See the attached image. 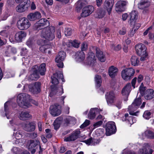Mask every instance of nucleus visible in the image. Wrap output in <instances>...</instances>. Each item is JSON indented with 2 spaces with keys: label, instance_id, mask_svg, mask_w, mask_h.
I'll return each instance as SVG.
<instances>
[{
  "label": "nucleus",
  "instance_id": "nucleus-1",
  "mask_svg": "<svg viewBox=\"0 0 154 154\" xmlns=\"http://www.w3.org/2000/svg\"><path fill=\"white\" fill-rule=\"evenodd\" d=\"M51 78L52 85L51 86V91L49 94L50 96L52 97L56 94L57 96L61 95L63 93L62 86H59L57 85L59 83L58 79H61L63 82H65L62 73L60 72L54 73Z\"/></svg>",
  "mask_w": 154,
  "mask_h": 154
},
{
  "label": "nucleus",
  "instance_id": "nucleus-2",
  "mask_svg": "<svg viewBox=\"0 0 154 154\" xmlns=\"http://www.w3.org/2000/svg\"><path fill=\"white\" fill-rule=\"evenodd\" d=\"M55 27L52 26L46 27L41 31V36L45 39L52 40L55 38Z\"/></svg>",
  "mask_w": 154,
  "mask_h": 154
},
{
  "label": "nucleus",
  "instance_id": "nucleus-3",
  "mask_svg": "<svg viewBox=\"0 0 154 154\" xmlns=\"http://www.w3.org/2000/svg\"><path fill=\"white\" fill-rule=\"evenodd\" d=\"M30 96L26 93L19 94L17 96V102L18 105L22 107L26 108L30 106L29 100Z\"/></svg>",
  "mask_w": 154,
  "mask_h": 154
},
{
  "label": "nucleus",
  "instance_id": "nucleus-4",
  "mask_svg": "<svg viewBox=\"0 0 154 154\" xmlns=\"http://www.w3.org/2000/svg\"><path fill=\"white\" fill-rule=\"evenodd\" d=\"M141 103V99L140 98L135 99L134 102L132 104L128 107V110L130 115L137 116V114L139 112L137 111L136 112H134L139 106Z\"/></svg>",
  "mask_w": 154,
  "mask_h": 154
},
{
  "label": "nucleus",
  "instance_id": "nucleus-5",
  "mask_svg": "<svg viewBox=\"0 0 154 154\" xmlns=\"http://www.w3.org/2000/svg\"><path fill=\"white\" fill-rule=\"evenodd\" d=\"M31 26V23L28 20L26 17H22L19 19L17 23V26L20 30H23L28 29Z\"/></svg>",
  "mask_w": 154,
  "mask_h": 154
},
{
  "label": "nucleus",
  "instance_id": "nucleus-6",
  "mask_svg": "<svg viewBox=\"0 0 154 154\" xmlns=\"http://www.w3.org/2000/svg\"><path fill=\"white\" fill-rule=\"evenodd\" d=\"M135 70L131 68H126L122 70L121 75L122 78L125 80L131 79L135 73Z\"/></svg>",
  "mask_w": 154,
  "mask_h": 154
},
{
  "label": "nucleus",
  "instance_id": "nucleus-7",
  "mask_svg": "<svg viewBox=\"0 0 154 154\" xmlns=\"http://www.w3.org/2000/svg\"><path fill=\"white\" fill-rule=\"evenodd\" d=\"M30 3L29 0H23V2L20 3V4L16 7V11L18 12L22 13L27 10L29 7Z\"/></svg>",
  "mask_w": 154,
  "mask_h": 154
},
{
  "label": "nucleus",
  "instance_id": "nucleus-8",
  "mask_svg": "<svg viewBox=\"0 0 154 154\" xmlns=\"http://www.w3.org/2000/svg\"><path fill=\"white\" fill-rule=\"evenodd\" d=\"M106 134L107 136H109L115 133L116 127L115 123L113 122H109L106 124Z\"/></svg>",
  "mask_w": 154,
  "mask_h": 154
},
{
  "label": "nucleus",
  "instance_id": "nucleus-9",
  "mask_svg": "<svg viewBox=\"0 0 154 154\" xmlns=\"http://www.w3.org/2000/svg\"><path fill=\"white\" fill-rule=\"evenodd\" d=\"M66 53L63 51H60L57 55L55 59V62L57 63V66L59 68H63V61L66 57Z\"/></svg>",
  "mask_w": 154,
  "mask_h": 154
},
{
  "label": "nucleus",
  "instance_id": "nucleus-10",
  "mask_svg": "<svg viewBox=\"0 0 154 154\" xmlns=\"http://www.w3.org/2000/svg\"><path fill=\"white\" fill-rule=\"evenodd\" d=\"M50 112L54 116L59 115L61 113L60 106L57 104L51 106L50 107Z\"/></svg>",
  "mask_w": 154,
  "mask_h": 154
},
{
  "label": "nucleus",
  "instance_id": "nucleus-11",
  "mask_svg": "<svg viewBox=\"0 0 154 154\" xmlns=\"http://www.w3.org/2000/svg\"><path fill=\"white\" fill-rule=\"evenodd\" d=\"M136 53L138 55L147 54V48L145 45L143 44H139L135 46Z\"/></svg>",
  "mask_w": 154,
  "mask_h": 154
},
{
  "label": "nucleus",
  "instance_id": "nucleus-12",
  "mask_svg": "<svg viewBox=\"0 0 154 154\" xmlns=\"http://www.w3.org/2000/svg\"><path fill=\"white\" fill-rule=\"evenodd\" d=\"M94 7L91 5L86 6L82 10L81 15L82 17H85L91 14L94 11Z\"/></svg>",
  "mask_w": 154,
  "mask_h": 154
},
{
  "label": "nucleus",
  "instance_id": "nucleus-13",
  "mask_svg": "<svg viewBox=\"0 0 154 154\" xmlns=\"http://www.w3.org/2000/svg\"><path fill=\"white\" fill-rule=\"evenodd\" d=\"M80 133V131L78 129L76 130L73 131L69 137L65 138L64 139V140L66 141L75 140L78 138Z\"/></svg>",
  "mask_w": 154,
  "mask_h": 154
},
{
  "label": "nucleus",
  "instance_id": "nucleus-14",
  "mask_svg": "<svg viewBox=\"0 0 154 154\" xmlns=\"http://www.w3.org/2000/svg\"><path fill=\"white\" fill-rule=\"evenodd\" d=\"M131 85L130 83H128L126 85L122 90V93L123 96L125 97L124 99L125 101L128 100V96L131 91Z\"/></svg>",
  "mask_w": 154,
  "mask_h": 154
},
{
  "label": "nucleus",
  "instance_id": "nucleus-15",
  "mask_svg": "<svg viewBox=\"0 0 154 154\" xmlns=\"http://www.w3.org/2000/svg\"><path fill=\"white\" fill-rule=\"evenodd\" d=\"M87 64L91 66H93L96 62L95 56L93 53L90 52L88 54L87 59Z\"/></svg>",
  "mask_w": 154,
  "mask_h": 154
},
{
  "label": "nucleus",
  "instance_id": "nucleus-16",
  "mask_svg": "<svg viewBox=\"0 0 154 154\" xmlns=\"http://www.w3.org/2000/svg\"><path fill=\"white\" fill-rule=\"evenodd\" d=\"M38 67L35 65L33 67L32 70V73L29 76V79L31 80H37L39 78L38 71L37 70Z\"/></svg>",
  "mask_w": 154,
  "mask_h": 154
},
{
  "label": "nucleus",
  "instance_id": "nucleus-17",
  "mask_svg": "<svg viewBox=\"0 0 154 154\" xmlns=\"http://www.w3.org/2000/svg\"><path fill=\"white\" fill-rule=\"evenodd\" d=\"M23 126L24 129L28 132L33 131L35 128V124L33 122H27L23 124Z\"/></svg>",
  "mask_w": 154,
  "mask_h": 154
},
{
  "label": "nucleus",
  "instance_id": "nucleus-18",
  "mask_svg": "<svg viewBox=\"0 0 154 154\" xmlns=\"http://www.w3.org/2000/svg\"><path fill=\"white\" fill-rule=\"evenodd\" d=\"M41 84L39 82H36L29 85V90L34 93H38L40 91Z\"/></svg>",
  "mask_w": 154,
  "mask_h": 154
},
{
  "label": "nucleus",
  "instance_id": "nucleus-19",
  "mask_svg": "<svg viewBox=\"0 0 154 154\" xmlns=\"http://www.w3.org/2000/svg\"><path fill=\"white\" fill-rule=\"evenodd\" d=\"M102 111V110L99 109L97 108L91 109L88 115V118L90 119H94L95 118L96 114L100 113V111Z\"/></svg>",
  "mask_w": 154,
  "mask_h": 154
},
{
  "label": "nucleus",
  "instance_id": "nucleus-20",
  "mask_svg": "<svg viewBox=\"0 0 154 154\" xmlns=\"http://www.w3.org/2000/svg\"><path fill=\"white\" fill-rule=\"evenodd\" d=\"M26 36V33L23 31L19 32L15 35V40L18 42H22V40L24 39Z\"/></svg>",
  "mask_w": 154,
  "mask_h": 154
},
{
  "label": "nucleus",
  "instance_id": "nucleus-21",
  "mask_svg": "<svg viewBox=\"0 0 154 154\" xmlns=\"http://www.w3.org/2000/svg\"><path fill=\"white\" fill-rule=\"evenodd\" d=\"M41 14L39 12L36 11L34 13H31L27 16V18L30 21H33L41 18Z\"/></svg>",
  "mask_w": 154,
  "mask_h": 154
},
{
  "label": "nucleus",
  "instance_id": "nucleus-22",
  "mask_svg": "<svg viewBox=\"0 0 154 154\" xmlns=\"http://www.w3.org/2000/svg\"><path fill=\"white\" fill-rule=\"evenodd\" d=\"M106 96L108 105H111L113 103L115 100V97L114 93L112 91L110 92L107 93Z\"/></svg>",
  "mask_w": 154,
  "mask_h": 154
},
{
  "label": "nucleus",
  "instance_id": "nucleus-23",
  "mask_svg": "<svg viewBox=\"0 0 154 154\" xmlns=\"http://www.w3.org/2000/svg\"><path fill=\"white\" fill-rule=\"evenodd\" d=\"M14 134L15 138L17 139L16 142V144H19L20 143H22V144L24 143L25 142V140L24 139H20L23 136L22 132L21 131H19L16 133H14Z\"/></svg>",
  "mask_w": 154,
  "mask_h": 154
},
{
  "label": "nucleus",
  "instance_id": "nucleus-24",
  "mask_svg": "<svg viewBox=\"0 0 154 154\" xmlns=\"http://www.w3.org/2000/svg\"><path fill=\"white\" fill-rule=\"evenodd\" d=\"M149 5L150 2L148 0H141L138 4V7L140 9H145Z\"/></svg>",
  "mask_w": 154,
  "mask_h": 154
},
{
  "label": "nucleus",
  "instance_id": "nucleus-25",
  "mask_svg": "<svg viewBox=\"0 0 154 154\" xmlns=\"http://www.w3.org/2000/svg\"><path fill=\"white\" fill-rule=\"evenodd\" d=\"M18 117L22 120H25L32 117V116L27 111H22L19 114Z\"/></svg>",
  "mask_w": 154,
  "mask_h": 154
},
{
  "label": "nucleus",
  "instance_id": "nucleus-26",
  "mask_svg": "<svg viewBox=\"0 0 154 154\" xmlns=\"http://www.w3.org/2000/svg\"><path fill=\"white\" fill-rule=\"evenodd\" d=\"M95 48L96 50V55L98 59L101 62H104L106 60L105 54L99 48L96 47H95Z\"/></svg>",
  "mask_w": 154,
  "mask_h": 154
},
{
  "label": "nucleus",
  "instance_id": "nucleus-27",
  "mask_svg": "<svg viewBox=\"0 0 154 154\" xmlns=\"http://www.w3.org/2000/svg\"><path fill=\"white\" fill-rule=\"evenodd\" d=\"M45 40L39 39L37 41V43L39 45H42L39 48L41 51L42 52L45 53L46 50L48 48L49 46L47 45H44L45 44Z\"/></svg>",
  "mask_w": 154,
  "mask_h": 154
},
{
  "label": "nucleus",
  "instance_id": "nucleus-28",
  "mask_svg": "<svg viewBox=\"0 0 154 154\" xmlns=\"http://www.w3.org/2000/svg\"><path fill=\"white\" fill-rule=\"evenodd\" d=\"M113 4V0H106L104 2V6L109 14L112 10Z\"/></svg>",
  "mask_w": 154,
  "mask_h": 154
},
{
  "label": "nucleus",
  "instance_id": "nucleus-29",
  "mask_svg": "<svg viewBox=\"0 0 154 154\" xmlns=\"http://www.w3.org/2000/svg\"><path fill=\"white\" fill-rule=\"evenodd\" d=\"M152 152L153 150L150 149L147 144L142 149H140L138 154H152Z\"/></svg>",
  "mask_w": 154,
  "mask_h": 154
},
{
  "label": "nucleus",
  "instance_id": "nucleus-30",
  "mask_svg": "<svg viewBox=\"0 0 154 154\" xmlns=\"http://www.w3.org/2000/svg\"><path fill=\"white\" fill-rule=\"evenodd\" d=\"M145 98L150 100L154 97V91L152 89L147 90L144 94Z\"/></svg>",
  "mask_w": 154,
  "mask_h": 154
},
{
  "label": "nucleus",
  "instance_id": "nucleus-31",
  "mask_svg": "<svg viewBox=\"0 0 154 154\" xmlns=\"http://www.w3.org/2000/svg\"><path fill=\"white\" fill-rule=\"evenodd\" d=\"M118 72L117 68L113 66H111L109 69V74L112 78H114Z\"/></svg>",
  "mask_w": 154,
  "mask_h": 154
},
{
  "label": "nucleus",
  "instance_id": "nucleus-32",
  "mask_svg": "<svg viewBox=\"0 0 154 154\" xmlns=\"http://www.w3.org/2000/svg\"><path fill=\"white\" fill-rule=\"evenodd\" d=\"M75 56L76 60L79 62L83 61L85 57L84 52L82 51H78L76 53Z\"/></svg>",
  "mask_w": 154,
  "mask_h": 154
},
{
  "label": "nucleus",
  "instance_id": "nucleus-33",
  "mask_svg": "<svg viewBox=\"0 0 154 154\" xmlns=\"http://www.w3.org/2000/svg\"><path fill=\"white\" fill-rule=\"evenodd\" d=\"M40 142L39 140H30L28 143L27 146L28 149H30L31 148H34L36 146L39 145Z\"/></svg>",
  "mask_w": 154,
  "mask_h": 154
},
{
  "label": "nucleus",
  "instance_id": "nucleus-34",
  "mask_svg": "<svg viewBox=\"0 0 154 154\" xmlns=\"http://www.w3.org/2000/svg\"><path fill=\"white\" fill-rule=\"evenodd\" d=\"M130 19L129 21L131 24H134L135 22L136 19L137 18V12L136 11H132L130 13Z\"/></svg>",
  "mask_w": 154,
  "mask_h": 154
},
{
  "label": "nucleus",
  "instance_id": "nucleus-35",
  "mask_svg": "<svg viewBox=\"0 0 154 154\" xmlns=\"http://www.w3.org/2000/svg\"><path fill=\"white\" fill-rule=\"evenodd\" d=\"M131 62L133 66H137L139 63V58L137 56H132L131 58Z\"/></svg>",
  "mask_w": 154,
  "mask_h": 154
},
{
  "label": "nucleus",
  "instance_id": "nucleus-36",
  "mask_svg": "<svg viewBox=\"0 0 154 154\" xmlns=\"http://www.w3.org/2000/svg\"><path fill=\"white\" fill-rule=\"evenodd\" d=\"M39 71L41 75H45L46 71L45 64L42 63L41 64L39 67Z\"/></svg>",
  "mask_w": 154,
  "mask_h": 154
},
{
  "label": "nucleus",
  "instance_id": "nucleus-37",
  "mask_svg": "<svg viewBox=\"0 0 154 154\" xmlns=\"http://www.w3.org/2000/svg\"><path fill=\"white\" fill-rule=\"evenodd\" d=\"M95 80L96 82V86L97 87H99L102 82L101 78L100 75H97L95 77Z\"/></svg>",
  "mask_w": 154,
  "mask_h": 154
},
{
  "label": "nucleus",
  "instance_id": "nucleus-38",
  "mask_svg": "<svg viewBox=\"0 0 154 154\" xmlns=\"http://www.w3.org/2000/svg\"><path fill=\"white\" fill-rule=\"evenodd\" d=\"M9 102H6L4 104V110L5 112V116L8 119L11 118V115H9V112L8 110V104Z\"/></svg>",
  "mask_w": 154,
  "mask_h": 154
},
{
  "label": "nucleus",
  "instance_id": "nucleus-39",
  "mask_svg": "<svg viewBox=\"0 0 154 154\" xmlns=\"http://www.w3.org/2000/svg\"><path fill=\"white\" fill-rule=\"evenodd\" d=\"M61 119H60V118H57L54 121L53 125L54 129L56 130L58 129L60 126V121Z\"/></svg>",
  "mask_w": 154,
  "mask_h": 154
},
{
  "label": "nucleus",
  "instance_id": "nucleus-40",
  "mask_svg": "<svg viewBox=\"0 0 154 154\" xmlns=\"http://www.w3.org/2000/svg\"><path fill=\"white\" fill-rule=\"evenodd\" d=\"M143 116L145 119L148 120L151 117V113L150 111L146 110L144 112Z\"/></svg>",
  "mask_w": 154,
  "mask_h": 154
},
{
  "label": "nucleus",
  "instance_id": "nucleus-41",
  "mask_svg": "<svg viewBox=\"0 0 154 154\" xmlns=\"http://www.w3.org/2000/svg\"><path fill=\"white\" fill-rule=\"evenodd\" d=\"M146 136L150 138H154V133L150 130H146L144 133Z\"/></svg>",
  "mask_w": 154,
  "mask_h": 154
},
{
  "label": "nucleus",
  "instance_id": "nucleus-42",
  "mask_svg": "<svg viewBox=\"0 0 154 154\" xmlns=\"http://www.w3.org/2000/svg\"><path fill=\"white\" fill-rule=\"evenodd\" d=\"M38 22L42 26L49 24V22L46 19H42Z\"/></svg>",
  "mask_w": 154,
  "mask_h": 154
},
{
  "label": "nucleus",
  "instance_id": "nucleus-43",
  "mask_svg": "<svg viewBox=\"0 0 154 154\" xmlns=\"http://www.w3.org/2000/svg\"><path fill=\"white\" fill-rule=\"evenodd\" d=\"M97 16L96 15V17L99 18H102L105 15L104 11L102 10H98L97 12Z\"/></svg>",
  "mask_w": 154,
  "mask_h": 154
},
{
  "label": "nucleus",
  "instance_id": "nucleus-44",
  "mask_svg": "<svg viewBox=\"0 0 154 154\" xmlns=\"http://www.w3.org/2000/svg\"><path fill=\"white\" fill-rule=\"evenodd\" d=\"M76 7L78 9H81L84 5L83 1L82 0L78 1L75 4Z\"/></svg>",
  "mask_w": 154,
  "mask_h": 154
},
{
  "label": "nucleus",
  "instance_id": "nucleus-45",
  "mask_svg": "<svg viewBox=\"0 0 154 154\" xmlns=\"http://www.w3.org/2000/svg\"><path fill=\"white\" fill-rule=\"evenodd\" d=\"M26 45L29 48L32 47L34 45L33 41L31 38H29L26 42Z\"/></svg>",
  "mask_w": 154,
  "mask_h": 154
},
{
  "label": "nucleus",
  "instance_id": "nucleus-46",
  "mask_svg": "<svg viewBox=\"0 0 154 154\" xmlns=\"http://www.w3.org/2000/svg\"><path fill=\"white\" fill-rule=\"evenodd\" d=\"M117 5H118V6L121 5L123 7H125L127 5L128 2L126 1H118L116 3Z\"/></svg>",
  "mask_w": 154,
  "mask_h": 154
},
{
  "label": "nucleus",
  "instance_id": "nucleus-47",
  "mask_svg": "<svg viewBox=\"0 0 154 154\" xmlns=\"http://www.w3.org/2000/svg\"><path fill=\"white\" fill-rule=\"evenodd\" d=\"M64 33L66 36H69L72 34V30L71 28H66L64 30Z\"/></svg>",
  "mask_w": 154,
  "mask_h": 154
},
{
  "label": "nucleus",
  "instance_id": "nucleus-48",
  "mask_svg": "<svg viewBox=\"0 0 154 154\" xmlns=\"http://www.w3.org/2000/svg\"><path fill=\"white\" fill-rule=\"evenodd\" d=\"M10 123L12 126H14V125H18L19 124L18 120H16L14 118L13 119L10 121Z\"/></svg>",
  "mask_w": 154,
  "mask_h": 154
},
{
  "label": "nucleus",
  "instance_id": "nucleus-49",
  "mask_svg": "<svg viewBox=\"0 0 154 154\" xmlns=\"http://www.w3.org/2000/svg\"><path fill=\"white\" fill-rule=\"evenodd\" d=\"M43 27L38 22H37L34 24V28L36 30H38L42 29Z\"/></svg>",
  "mask_w": 154,
  "mask_h": 154
},
{
  "label": "nucleus",
  "instance_id": "nucleus-50",
  "mask_svg": "<svg viewBox=\"0 0 154 154\" xmlns=\"http://www.w3.org/2000/svg\"><path fill=\"white\" fill-rule=\"evenodd\" d=\"M116 11L118 12H122L125 11V8L123 7L121 5L119 6L118 5H117V4H116Z\"/></svg>",
  "mask_w": 154,
  "mask_h": 154
},
{
  "label": "nucleus",
  "instance_id": "nucleus-51",
  "mask_svg": "<svg viewBox=\"0 0 154 154\" xmlns=\"http://www.w3.org/2000/svg\"><path fill=\"white\" fill-rule=\"evenodd\" d=\"M90 121L89 120L86 119L84 123L80 126V128H83L89 125L90 124Z\"/></svg>",
  "mask_w": 154,
  "mask_h": 154
},
{
  "label": "nucleus",
  "instance_id": "nucleus-52",
  "mask_svg": "<svg viewBox=\"0 0 154 154\" xmlns=\"http://www.w3.org/2000/svg\"><path fill=\"white\" fill-rule=\"evenodd\" d=\"M71 43L72 46L75 48H77L79 47L80 43L79 41L77 40H74Z\"/></svg>",
  "mask_w": 154,
  "mask_h": 154
},
{
  "label": "nucleus",
  "instance_id": "nucleus-53",
  "mask_svg": "<svg viewBox=\"0 0 154 154\" xmlns=\"http://www.w3.org/2000/svg\"><path fill=\"white\" fill-rule=\"evenodd\" d=\"M111 47L112 49H113L114 50L116 51H119L121 48V45H117L116 47H114L113 44H111Z\"/></svg>",
  "mask_w": 154,
  "mask_h": 154
},
{
  "label": "nucleus",
  "instance_id": "nucleus-54",
  "mask_svg": "<svg viewBox=\"0 0 154 154\" xmlns=\"http://www.w3.org/2000/svg\"><path fill=\"white\" fill-rule=\"evenodd\" d=\"M139 90L141 94L143 95L146 89L143 86V83H141Z\"/></svg>",
  "mask_w": 154,
  "mask_h": 154
},
{
  "label": "nucleus",
  "instance_id": "nucleus-55",
  "mask_svg": "<svg viewBox=\"0 0 154 154\" xmlns=\"http://www.w3.org/2000/svg\"><path fill=\"white\" fill-rule=\"evenodd\" d=\"M92 146L98 144L100 142V140L98 139H93L92 138Z\"/></svg>",
  "mask_w": 154,
  "mask_h": 154
},
{
  "label": "nucleus",
  "instance_id": "nucleus-56",
  "mask_svg": "<svg viewBox=\"0 0 154 154\" xmlns=\"http://www.w3.org/2000/svg\"><path fill=\"white\" fill-rule=\"evenodd\" d=\"M102 121L100 120L94 124L93 125L94 129L100 126L102 124Z\"/></svg>",
  "mask_w": 154,
  "mask_h": 154
},
{
  "label": "nucleus",
  "instance_id": "nucleus-57",
  "mask_svg": "<svg viewBox=\"0 0 154 154\" xmlns=\"http://www.w3.org/2000/svg\"><path fill=\"white\" fill-rule=\"evenodd\" d=\"M128 116V114L126 113L125 114L124 116L122 117L121 119L123 122L126 121L127 122H130V124H131L130 122L128 119L127 120V117Z\"/></svg>",
  "mask_w": 154,
  "mask_h": 154
},
{
  "label": "nucleus",
  "instance_id": "nucleus-58",
  "mask_svg": "<svg viewBox=\"0 0 154 154\" xmlns=\"http://www.w3.org/2000/svg\"><path fill=\"white\" fill-rule=\"evenodd\" d=\"M27 51H28L26 48H22L21 49L20 52L21 55L22 56H24L27 53Z\"/></svg>",
  "mask_w": 154,
  "mask_h": 154
},
{
  "label": "nucleus",
  "instance_id": "nucleus-59",
  "mask_svg": "<svg viewBox=\"0 0 154 154\" xmlns=\"http://www.w3.org/2000/svg\"><path fill=\"white\" fill-rule=\"evenodd\" d=\"M119 33L120 35H124L126 33V29L125 27H123L119 31Z\"/></svg>",
  "mask_w": 154,
  "mask_h": 154
},
{
  "label": "nucleus",
  "instance_id": "nucleus-60",
  "mask_svg": "<svg viewBox=\"0 0 154 154\" xmlns=\"http://www.w3.org/2000/svg\"><path fill=\"white\" fill-rule=\"evenodd\" d=\"M82 51H85L87 48V45L86 43H83L81 47Z\"/></svg>",
  "mask_w": 154,
  "mask_h": 154
},
{
  "label": "nucleus",
  "instance_id": "nucleus-61",
  "mask_svg": "<svg viewBox=\"0 0 154 154\" xmlns=\"http://www.w3.org/2000/svg\"><path fill=\"white\" fill-rule=\"evenodd\" d=\"M92 138H90L85 140L83 141V142L85 143L86 144L88 145H91Z\"/></svg>",
  "mask_w": 154,
  "mask_h": 154
},
{
  "label": "nucleus",
  "instance_id": "nucleus-62",
  "mask_svg": "<svg viewBox=\"0 0 154 154\" xmlns=\"http://www.w3.org/2000/svg\"><path fill=\"white\" fill-rule=\"evenodd\" d=\"M8 32L5 30H3L0 32V35L4 36H7Z\"/></svg>",
  "mask_w": 154,
  "mask_h": 154
},
{
  "label": "nucleus",
  "instance_id": "nucleus-63",
  "mask_svg": "<svg viewBox=\"0 0 154 154\" xmlns=\"http://www.w3.org/2000/svg\"><path fill=\"white\" fill-rule=\"evenodd\" d=\"M135 30H136L135 29H134V30H133V29L131 30L129 32L128 35L131 37H133L134 36V35L135 33Z\"/></svg>",
  "mask_w": 154,
  "mask_h": 154
},
{
  "label": "nucleus",
  "instance_id": "nucleus-64",
  "mask_svg": "<svg viewBox=\"0 0 154 154\" xmlns=\"http://www.w3.org/2000/svg\"><path fill=\"white\" fill-rule=\"evenodd\" d=\"M37 136V134L36 132H34L31 133L30 134L29 137L32 138H35Z\"/></svg>",
  "mask_w": 154,
  "mask_h": 154
}]
</instances>
